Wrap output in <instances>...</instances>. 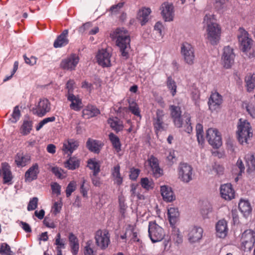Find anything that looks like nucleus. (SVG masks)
<instances>
[{
    "label": "nucleus",
    "mask_w": 255,
    "mask_h": 255,
    "mask_svg": "<svg viewBox=\"0 0 255 255\" xmlns=\"http://www.w3.org/2000/svg\"><path fill=\"white\" fill-rule=\"evenodd\" d=\"M203 23L206 25V38L211 44H217L220 39L221 29L216 22L214 16L210 13L206 14Z\"/></svg>",
    "instance_id": "f257e3e1"
},
{
    "label": "nucleus",
    "mask_w": 255,
    "mask_h": 255,
    "mask_svg": "<svg viewBox=\"0 0 255 255\" xmlns=\"http://www.w3.org/2000/svg\"><path fill=\"white\" fill-rule=\"evenodd\" d=\"M116 38V44L120 49L122 56L127 59L130 49V38L128 31L124 28H118L114 32Z\"/></svg>",
    "instance_id": "f03ea898"
},
{
    "label": "nucleus",
    "mask_w": 255,
    "mask_h": 255,
    "mask_svg": "<svg viewBox=\"0 0 255 255\" xmlns=\"http://www.w3.org/2000/svg\"><path fill=\"white\" fill-rule=\"evenodd\" d=\"M253 134L250 124L246 120L240 119L237 130L239 141L242 144H247L248 140L252 137Z\"/></svg>",
    "instance_id": "7ed1b4c3"
},
{
    "label": "nucleus",
    "mask_w": 255,
    "mask_h": 255,
    "mask_svg": "<svg viewBox=\"0 0 255 255\" xmlns=\"http://www.w3.org/2000/svg\"><path fill=\"white\" fill-rule=\"evenodd\" d=\"M148 234L150 239L153 243L161 241L165 236L163 229L155 222L149 223Z\"/></svg>",
    "instance_id": "20e7f679"
},
{
    "label": "nucleus",
    "mask_w": 255,
    "mask_h": 255,
    "mask_svg": "<svg viewBox=\"0 0 255 255\" xmlns=\"http://www.w3.org/2000/svg\"><path fill=\"white\" fill-rule=\"evenodd\" d=\"M206 138L214 148H218L222 145L221 134L217 128H208L206 131Z\"/></svg>",
    "instance_id": "39448f33"
},
{
    "label": "nucleus",
    "mask_w": 255,
    "mask_h": 255,
    "mask_svg": "<svg viewBox=\"0 0 255 255\" xmlns=\"http://www.w3.org/2000/svg\"><path fill=\"white\" fill-rule=\"evenodd\" d=\"M179 179L184 183H188L193 179V168L187 163H181L178 168Z\"/></svg>",
    "instance_id": "423d86ee"
},
{
    "label": "nucleus",
    "mask_w": 255,
    "mask_h": 255,
    "mask_svg": "<svg viewBox=\"0 0 255 255\" xmlns=\"http://www.w3.org/2000/svg\"><path fill=\"white\" fill-rule=\"evenodd\" d=\"M240 33L238 36L240 48L243 52L249 51L252 46L253 40L249 37L248 32L242 28L239 29Z\"/></svg>",
    "instance_id": "0eeeda50"
},
{
    "label": "nucleus",
    "mask_w": 255,
    "mask_h": 255,
    "mask_svg": "<svg viewBox=\"0 0 255 255\" xmlns=\"http://www.w3.org/2000/svg\"><path fill=\"white\" fill-rule=\"evenodd\" d=\"M96 244L102 250L107 249L110 243V235L107 230L97 231L95 234Z\"/></svg>",
    "instance_id": "6e6552de"
},
{
    "label": "nucleus",
    "mask_w": 255,
    "mask_h": 255,
    "mask_svg": "<svg viewBox=\"0 0 255 255\" xmlns=\"http://www.w3.org/2000/svg\"><path fill=\"white\" fill-rule=\"evenodd\" d=\"M181 53L184 61L188 65H193L194 63L195 55L194 47L190 44L183 43L181 48Z\"/></svg>",
    "instance_id": "1a4fd4ad"
},
{
    "label": "nucleus",
    "mask_w": 255,
    "mask_h": 255,
    "mask_svg": "<svg viewBox=\"0 0 255 255\" xmlns=\"http://www.w3.org/2000/svg\"><path fill=\"white\" fill-rule=\"evenodd\" d=\"M242 249L250 250L255 242V233L251 230L245 231L241 237Z\"/></svg>",
    "instance_id": "9d476101"
},
{
    "label": "nucleus",
    "mask_w": 255,
    "mask_h": 255,
    "mask_svg": "<svg viewBox=\"0 0 255 255\" xmlns=\"http://www.w3.org/2000/svg\"><path fill=\"white\" fill-rule=\"evenodd\" d=\"M51 104L47 99H41L32 110L33 113L39 117H43L50 112Z\"/></svg>",
    "instance_id": "9b49d317"
},
{
    "label": "nucleus",
    "mask_w": 255,
    "mask_h": 255,
    "mask_svg": "<svg viewBox=\"0 0 255 255\" xmlns=\"http://www.w3.org/2000/svg\"><path fill=\"white\" fill-rule=\"evenodd\" d=\"M79 61V58L75 54H72L62 60L60 67L64 70L72 71L75 70Z\"/></svg>",
    "instance_id": "f8f14e48"
},
{
    "label": "nucleus",
    "mask_w": 255,
    "mask_h": 255,
    "mask_svg": "<svg viewBox=\"0 0 255 255\" xmlns=\"http://www.w3.org/2000/svg\"><path fill=\"white\" fill-rule=\"evenodd\" d=\"M170 111V116L173 120L175 126L176 128H180L184 124L181 116V108L178 106L171 105L169 107Z\"/></svg>",
    "instance_id": "ddd939ff"
},
{
    "label": "nucleus",
    "mask_w": 255,
    "mask_h": 255,
    "mask_svg": "<svg viewBox=\"0 0 255 255\" xmlns=\"http://www.w3.org/2000/svg\"><path fill=\"white\" fill-rule=\"evenodd\" d=\"M111 54L107 49L100 50L96 55L98 64L103 67L111 66Z\"/></svg>",
    "instance_id": "4468645a"
},
{
    "label": "nucleus",
    "mask_w": 255,
    "mask_h": 255,
    "mask_svg": "<svg viewBox=\"0 0 255 255\" xmlns=\"http://www.w3.org/2000/svg\"><path fill=\"white\" fill-rule=\"evenodd\" d=\"M235 56L233 48L230 46L224 47L222 56V62L225 68H229L231 67L234 63Z\"/></svg>",
    "instance_id": "2eb2a0df"
},
{
    "label": "nucleus",
    "mask_w": 255,
    "mask_h": 255,
    "mask_svg": "<svg viewBox=\"0 0 255 255\" xmlns=\"http://www.w3.org/2000/svg\"><path fill=\"white\" fill-rule=\"evenodd\" d=\"M161 14L165 21H171L174 18L173 5L168 2H164L160 7Z\"/></svg>",
    "instance_id": "dca6fc26"
},
{
    "label": "nucleus",
    "mask_w": 255,
    "mask_h": 255,
    "mask_svg": "<svg viewBox=\"0 0 255 255\" xmlns=\"http://www.w3.org/2000/svg\"><path fill=\"white\" fill-rule=\"evenodd\" d=\"M79 142L74 139H68L65 140L63 143L62 150L65 154L70 156L73 151L79 146Z\"/></svg>",
    "instance_id": "f3484780"
},
{
    "label": "nucleus",
    "mask_w": 255,
    "mask_h": 255,
    "mask_svg": "<svg viewBox=\"0 0 255 255\" xmlns=\"http://www.w3.org/2000/svg\"><path fill=\"white\" fill-rule=\"evenodd\" d=\"M222 102V96L218 92H215L211 94L208 104L211 110H215L220 107Z\"/></svg>",
    "instance_id": "a211bd4d"
},
{
    "label": "nucleus",
    "mask_w": 255,
    "mask_h": 255,
    "mask_svg": "<svg viewBox=\"0 0 255 255\" xmlns=\"http://www.w3.org/2000/svg\"><path fill=\"white\" fill-rule=\"evenodd\" d=\"M164 112L161 110H157L156 118L153 120V125L156 131H161L166 129V125L163 123Z\"/></svg>",
    "instance_id": "6ab92c4d"
},
{
    "label": "nucleus",
    "mask_w": 255,
    "mask_h": 255,
    "mask_svg": "<svg viewBox=\"0 0 255 255\" xmlns=\"http://www.w3.org/2000/svg\"><path fill=\"white\" fill-rule=\"evenodd\" d=\"M39 170L38 165L35 163L32 165L25 173L24 178L26 182H31L37 178Z\"/></svg>",
    "instance_id": "aec40b11"
},
{
    "label": "nucleus",
    "mask_w": 255,
    "mask_h": 255,
    "mask_svg": "<svg viewBox=\"0 0 255 255\" xmlns=\"http://www.w3.org/2000/svg\"><path fill=\"white\" fill-rule=\"evenodd\" d=\"M160 193L163 200L166 202H171L175 200L172 188L167 185L160 186Z\"/></svg>",
    "instance_id": "412c9836"
},
{
    "label": "nucleus",
    "mask_w": 255,
    "mask_h": 255,
    "mask_svg": "<svg viewBox=\"0 0 255 255\" xmlns=\"http://www.w3.org/2000/svg\"><path fill=\"white\" fill-rule=\"evenodd\" d=\"M216 230L218 237L224 238L226 237L228 232L227 221L224 219L219 220L216 224Z\"/></svg>",
    "instance_id": "4be33fe9"
},
{
    "label": "nucleus",
    "mask_w": 255,
    "mask_h": 255,
    "mask_svg": "<svg viewBox=\"0 0 255 255\" xmlns=\"http://www.w3.org/2000/svg\"><path fill=\"white\" fill-rule=\"evenodd\" d=\"M68 101L71 102L70 108L75 111H79L82 107V103L81 100L78 96H75L73 94L66 95Z\"/></svg>",
    "instance_id": "5701e85b"
},
{
    "label": "nucleus",
    "mask_w": 255,
    "mask_h": 255,
    "mask_svg": "<svg viewBox=\"0 0 255 255\" xmlns=\"http://www.w3.org/2000/svg\"><path fill=\"white\" fill-rule=\"evenodd\" d=\"M151 10L149 7H143L137 12V18L141 25H145L150 19Z\"/></svg>",
    "instance_id": "b1692460"
},
{
    "label": "nucleus",
    "mask_w": 255,
    "mask_h": 255,
    "mask_svg": "<svg viewBox=\"0 0 255 255\" xmlns=\"http://www.w3.org/2000/svg\"><path fill=\"white\" fill-rule=\"evenodd\" d=\"M203 230L200 227H194L188 234V239L190 243H195L199 241L202 237Z\"/></svg>",
    "instance_id": "393cba45"
},
{
    "label": "nucleus",
    "mask_w": 255,
    "mask_h": 255,
    "mask_svg": "<svg viewBox=\"0 0 255 255\" xmlns=\"http://www.w3.org/2000/svg\"><path fill=\"white\" fill-rule=\"evenodd\" d=\"M220 193L226 200H231L234 197L235 192L231 184H225L221 186Z\"/></svg>",
    "instance_id": "a878e982"
},
{
    "label": "nucleus",
    "mask_w": 255,
    "mask_h": 255,
    "mask_svg": "<svg viewBox=\"0 0 255 255\" xmlns=\"http://www.w3.org/2000/svg\"><path fill=\"white\" fill-rule=\"evenodd\" d=\"M31 156L28 154L17 153L15 157V163L18 167H24L30 163Z\"/></svg>",
    "instance_id": "bb28decb"
},
{
    "label": "nucleus",
    "mask_w": 255,
    "mask_h": 255,
    "mask_svg": "<svg viewBox=\"0 0 255 255\" xmlns=\"http://www.w3.org/2000/svg\"><path fill=\"white\" fill-rule=\"evenodd\" d=\"M152 169L154 176L157 178L162 174V170L159 166L158 160L153 156H151L148 160Z\"/></svg>",
    "instance_id": "cd10ccee"
},
{
    "label": "nucleus",
    "mask_w": 255,
    "mask_h": 255,
    "mask_svg": "<svg viewBox=\"0 0 255 255\" xmlns=\"http://www.w3.org/2000/svg\"><path fill=\"white\" fill-rule=\"evenodd\" d=\"M68 34V30L67 29L64 30L55 40L53 44L54 47L55 48H58L67 45L69 41L67 38Z\"/></svg>",
    "instance_id": "c85d7f7f"
},
{
    "label": "nucleus",
    "mask_w": 255,
    "mask_h": 255,
    "mask_svg": "<svg viewBox=\"0 0 255 255\" xmlns=\"http://www.w3.org/2000/svg\"><path fill=\"white\" fill-rule=\"evenodd\" d=\"M100 114V111L95 106L88 105L82 112L83 117L86 119H89L97 116Z\"/></svg>",
    "instance_id": "c756f323"
},
{
    "label": "nucleus",
    "mask_w": 255,
    "mask_h": 255,
    "mask_svg": "<svg viewBox=\"0 0 255 255\" xmlns=\"http://www.w3.org/2000/svg\"><path fill=\"white\" fill-rule=\"evenodd\" d=\"M239 209L245 217L249 216L252 212V208L249 202L245 200H241L239 203Z\"/></svg>",
    "instance_id": "7c9ffc66"
},
{
    "label": "nucleus",
    "mask_w": 255,
    "mask_h": 255,
    "mask_svg": "<svg viewBox=\"0 0 255 255\" xmlns=\"http://www.w3.org/2000/svg\"><path fill=\"white\" fill-rule=\"evenodd\" d=\"M1 171L3 175V183H7L11 181L12 175L10 171V166L6 162L2 163Z\"/></svg>",
    "instance_id": "2f4dec72"
},
{
    "label": "nucleus",
    "mask_w": 255,
    "mask_h": 255,
    "mask_svg": "<svg viewBox=\"0 0 255 255\" xmlns=\"http://www.w3.org/2000/svg\"><path fill=\"white\" fill-rule=\"evenodd\" d=\"M87 148L91 151L98 153L103 144L101 141L89 139L86 143Z\"/></svg>",
    "instance_id": "473e14b6"
},
{
    "label": "nucleus",
    "mask_w": 255,
    "mask_h": 255,
    "mask_svg": "<svg viewBox=\"0 0 255 255\" xmlns=\"http://www.w3.org/2000/svg\"><path fill=\"white\" fill-rule=\"evenodd\" d=\"M69 241L71 253L73 255H76L78 254L79 248L78 239L73 233H70Z\"/></svg>",
    "instance_id": "72a5a7b5"
},
{
    "label": "nucleus",
    "mask_w": 255,
    "mask_h": 255,
    "mask_svg": "<svg viewBox=\"0 0 255 255\" xmlns=\"http://www.w3.org/2000/svg\"><path fill=\"white\" fill-rule=\"evenodd\" d=\"M112 176L114 183L120 185L123 182V179L120 173V166L119 164L115 166L112 169Z\"/></svg>",
    "instance_id": "f704fd0d"
},
{
    "label": "nucleus",
    "mask_w": 255,
    "mask_h": 255,
    "mask_svg": "<svg viewBox=\"0 0 255 255\" xmlns=\"http://www.w3.org/2000/svg\"><path fill=\"white\" fill-rule=\"evenodd\" d=\"M246 87L248 92H251L255 88V74L249 73L245 77Z\"/></svg>",
    "instance_id": "c9c22d12"
},
{
    "label": "nucleus",
    "mask_w": 255,
    "mask_h": 255,
    "mask_svg": "<svg viewBox=\"0 0 255 255\" xmlns=\"http://www.w3.org/2000/svg\"><path fill=\"white\" fill-rule=\"evenodd\" d=\"M108 122L110 125L111 128L117 132L120 131L123 129L124 126L122 122L117 117L109 118Z\"/></svg>",
    "instance_id": "e433bc0d"
},
{
    "label": "nucleus",
    "mask_w": 255,
    "mask_h": 255,
    "mask_svg": "<svg viewBox=\"0 0 255 255\" xmlns=\"http://www.w3.org/2000/svg\"><path fill=\"white\" fill-rule=\"evenodd\" d=\"M245 158L247 166V172L251 173L255 171V158L254 155L251 153H248L245 156Z\"/></svg>",
    "instance_id": "4c0bfd02"
},
{
    "label": "nucleus",
    "mask_w": 255,
    "mask_h": 255,
    "mask_svg": "<svg viewBox=\"0 0 255 255\" xmlns=\"http://www.w3.org/2000/svg\"><path fill=\"white\" fill-rule=\"evenodd\" d=\"M168 216L170 224L174 225L179 216L178 209L175 208H170L168 210Z\"/></svg>",
    "instance_id": "58836bf2"
},
{
    "label": "nucleus",
    "mask_w": 255,
    "mask_h": 255,
    "mask_svg": "<svg viewBox=\"0 0 255 255\" xmlns=\"http://www.w3.org/2000/svg\"><path fill=\"white\" fill-rule=\"evenodd\" d=\"M79 160L75 157H72L65 162V166L69 169L74 170L79 166Z\"/></svg>",
    "instance_id": "ea45409f"
},
{
    "label": "nucleus",
    "mask_w": 255,
    "mask_h": 255,
    "mask_svg": "<svg viewBox=\"0 0 255 255\" xmlns=\"http://www.w3.org/2000/svg\"><path fill=\"white\" fill-rule=\"evenodd\" d=\"M109 136V139L116 150L117 152L121 151V144L119 138L113 133H110Z\"/></svg>",
    "instance_id": "a19ab883"
},
{
    "label": "nucleus",
    "mask_w": 255,
    "mask_h": 255,
    "mask_svg": "<svg viewBox=\"0 0 255 255\" xmlns=\"http://www.w3.org/2000/svg\"><path fill=\"white\" fill-rule=\"evenodd\" d=\"M88 166L93 171V175H97L100 171V165L99 163L92 159H90L88 161Z\"/></svg>",
    "instance_id": "79ce46f5"
},
{
    "label": "nucleus",
    "mask_w": 255,
    "mask_h": 255,
    "mask_svg": "<svg viewBox=\"0 0 255 255\" xmlns=\"http://www.w3.org/2000/svg\"><path fill=\"white\" fill-rule=\"evenodd\" d=\"M196 130L197 140L199 143L202 145L204 142L202 125L200 124H198L196 127Z\"/></svg>",
    "instance_id": "37998d69"
},
{
    "label": "nucleus",
    "mask_w": 255,
    "mask_h": 255,
    "mask_svg": "<svg viewBox=\"0 0 255 255\" xmlns=\"http://www.w3.org/2000/svg\"><path fill=\"white\" fill-rule=\"evenodd\" d=\"M54 245L56 246V250H62L65 248V240L61 239L59 233L57 234L55 237Z\"/></svg>",
    "instance_id": "c03bdc74"
},
{
    "label": "nucleus",
    "mask_w": 255,
    "mask_h": 255,
    "mask_svg": "<svg viewBox=\"0 0 255 255\" xmlns=\"http://www.w3.org/2000/svg\"><path fill=\"white\" fill-rule=\"evenodd\" d=\"M32 123L30 121H24L20 128V132L23 135H27L30 133L32 129Z\"/></svg>",
    "instance_id": "a18cd8bd"
},
{
    "label": "nucleus",
    "mask_w": 255,
    "mask_h": 255,
    "mask_svg": "<svg viewBox=\"0 0 255 255\" xmlns=\"http://www.w3.org/2000/svg\"><path fill=\"white\" fill-rule=\"evenodd\" d=\"M140 184L142 187L146 190H149L153 188L154 183L152 180L145 177L141 179Z\"/></svg>",
    "instance_id": "49530a36"
},
{
    "label": "nucleus",
    "mask_w": 255,
    "mask_h": 255,
    "mask_svg": "<svg viewBox=\"0 0 255 255\" xmlns=\"http://www.w3.org/2000/svg\"><path fill=\"white\" fill-rule=\"evenodd\" d=\"M167 86L171 91L172 95L174 96L176 93V85L175 82L172 79L171 77L169 76L167 80Z\"/></svg>",
    "instance_id": "de8ad7c7"
},
{
    "label": "nucleus",
    "mask_w": 255,
    "mask_h": 255,
    "mask_svg": "<svg viewBox=\"0 0 255 255\" xmlns=\"http://www.w3.org/2000/svg\"><path fill=\"white\" fill-rule=\"evenodd\" d=\"M0 254L2 255H13L9 246L6 243H2L0 245Z\"/></svg>",
    "instance_id": "09e8293b"
},
{
    "label": "nucleus",
    "mask_w": 255,
    "mask_h": 255,
    "mask_svg": "<svg viewBox=\"0 0 255 255\" xmlns=\"http://www.w3.org/2000/svg\"><path fill=\"white\" fill-rule=\"evenodd\" d=\"M243 107H245L247 111L253 118H255V107L252 104L244 103Z\"/></svg>",
    "instance_id": "8fccbe9b"
},
{
    "label": "nucleus",
    "mask_w": 255,
    "mask_h": 255,
    "mask_svg": "<svg viewBox=\"0 0 255 255\" xmlns=\"http://www.w3.org/2000/svg\"><path fill=\"white\" fill-rule=\"evenodd\" d=\"M76 188V182L74 181H71L68 185L66 190V194L67 197L71 196L72 192H73Z\"/></svg>",
    "instance_id": "3c124183"
},
{
    "label": "nucleus",
    "mask_w": 255,
    "mask_h": 255,
    "mask_svg": "<svg viewBox=\"0 0 255 255\" xmlns=\"http://www.w3.org/2000/svg\"><path fill=\"white\" fill-rule=\"evenodd\" d=\"M124 2H120L117 4L113 5L109 10L111 14H117L120 9L124 6Z\"/></svg>",
    "instance_id": "603ef678"
},
{
    "label": "nucleus",
    "mask_w": 255,
    "mask_h": 255,
    "mask_svg": "<svg viewBox=\"0 0 255 255\" xmlns=\"http://www.w3.org/2000/svg\"><path fill=\"white\" fill-rule=\"evenodd\" d=\"M38 199L37 197H33L29 202L27 206L28 211H32L37 207Z\"/></svg>",
    "instance_id": "864d4df0"
},
{
    "label": "nucleus",
    "mask_w": 255,
    "mask_h": 255,
    "mask_svg": "<svg viewBox=\"0 0 255 255\" xmlns=\"http://www.w3.org/2000/svg\"><path fill=\"white\" fill-rule=\"evenodd\" d=\"M129 109L131 111V112L134 114L135 116L141 118V116L140 114V111L138 106L134 103H132L129 104Z\"/></svg>",
    "instance_id": "5fc2aeb1"
},
{
    "label": "nucleus",
    "mask_w": 255,
    "mask_h": 255,
    "mask_svg": "<svg viewBox=\"0 0 255 255\" xmlns=\"http://www.w3.org/2000/svg\"><path fill=\"white\" fill-rule=\"evenodd\" d=\"M20 116V111L17 106L14 107L12 114V118L10 121L12 123H16L19 119Z\"/></svg>",
    "instance_id": "6e6d98bb"
},
{
    "label": "nucleus",
    "mask_w": 255,
    "mask_h": 255,
    "mask_svg": "<svg viewBox=\"0 0 255 255\" xmlns=\"http://www.w3.org/2000/svg\"><path fill=\"white\" fill-rule=\"evenodd\" d=\"M51 190L52 193L56 194L57 195L61 194V186L57 182H54L51 184Z\"/></svg>",
    "instance_id": "4d7b16f0"
},
{
    "label": "nucleus",
    "mask_w": 255,
    "mask_h": 255,
    "mask_svg": "<svg viewBox=\"0 0 255 255\" xmlns=\"http://www.w3.org/2000/svg\"><path fill=\"white\" fill-rule=\"evenodd\" d=\"M75 82L73 80H69L66 84V89H67V93L66 95L69 94H73V89Z\"/></svg>",
    "instance_id": "13d9d810"
},
{
    "label": "nucleus",
    "mask_w": 255,
    "mask_h": 255,
    "mask_svg": "<svg viewBox=\"0 0 255 255\" xmlns=\"http://www.w3.org/2000/svg\"><path fill=\"white\" fill-rule=\"evenodd\" d=\"M226 3V0H215L214 4L216 8L219 10L223 9Z\"/></svg>",
    "instance_id": "bf43d9fd"
},
{
    "label": "nucleus",
    "mask_w": 255,
    "mask_h": 255,
    "mask_svg": "<svg viewBox=\"0 0 255 255\" xmlns=\"http://www.w3.org/2000/svg\"><path fill=\"white\" fill-rule=\"evenodd\" d=\"M119 206H120V213H121L122 216L125 217V213L126 211L127 206L125 204L124 201L122 200L121 198H119Z\"/></svg>",
    "instance_id": "052dcab7"
},
{
    "label": "nucleus",
    "mask_w": 255,
    "mask_h": 255,
    "mask_svg": "<svg viewBox=\"0 0 255 255\" xmlns=\"http://www.w3.org/2000/svg\"><path fill=\"white\" fill-rule=\"evenodd\" d=\"M154 29L158 32L160 36H162V30L164 29V26L161 22H157L154 25Z\"/></svg>",
    "instance_id": "680f3d73"
},
{
    "label": "nucleus",
    "mask_w": 255,
    "mask_h": 255,
    "mask_svg": "<svg viewBox=\"0 0 255 255\" xmlns=\"http://www.w3.org/2000/svg\"><path fill=\"white\" fill-rule=\"evenodd\" d=\"M139 172L140 170L138 169H131L129 175L130 178L133 180H136L139 174Z\"/></svg>",
    "instance_id": "e2e57ef3"
},
{
    "label": "nucleus",
    "mask_w": 255,
    "mask_h": 255,
    "mask_svg": "<svg viewBox=\"0 0 255 255\" xmlns=\"http://www.w3.org/2000/svg\"><path fill=\"white\" fill-rule=\"evenodd\" d=\"M23 57L25 63L30 65H34L36 63V58L34 56H31L30 58H29L25 55H24Z\"/></svg>",
    "instance_id": "0e129e2a"
},
{
    "label": "nucleus",
    "mask_w": 255,
    "mask_h": 255,
    "mask_svg": "<svg viewBox=\"0 0 255 255\" xmlns=\"http://www.w3.org/2000/svg\"><path fill=\"white\" fill-rule=\"evenodd\" d=\"M62 208V203L61 202H56L54 203L53 209V213L54 214H57V213L60 212V210Z\"/></svg>",
    "instance_id": "69168bd1"
},
{
    "label": "nucleus",
    "mask_w": 255,
    "mask_h": 255,
    "mask_svg": "<svg viewBox=\"0 0 255 255\" xmlns=\"http://www.w3.org/2000/svg\"><path fill=\"white\" fill-rule=\"evenodd\" d=\"M190 118L188 116L186 119V124L185 127H186L185 129V131L187 133H190L192 131V127L191 126V123H190Z\"/></svg>",
    "instance_id": "338daca9"
},
{
    "label": "nucleus",
    "mask_w": 255,
    "mask_h": 255,
    "mask_svg": "<svg viewBox=\"0 0 255 255\" xmlns=\"http://www.w3.org/2000/svg\"><path fill=\"white\" fill-rule=\"evenodd\" d=\"M19 224L21 227L25 232L30 233L31 232V228L27 223L24 222L23 221H21Z\"/></svg>",
    "instance_id": "774afa93"
}]
</instances>
